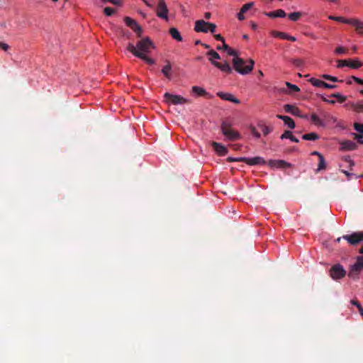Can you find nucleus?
I'll list each match as a JSON object with an SVG mask.
<instances>
[{"instance_id": "obj_1", "label": "nucleus", "mask_w": 363, "mask_h": 363, "mask_svg": "<svg viewBox=\"0 0 363 363\" xmlns=\"http://www.w3.org/2000/svg\"><path fill=\"white\" fill-rule=\"evenodd\" d=\"M206 55L209 57L208 60L211 63L216 67L218 68L220 71L228 74L232 72V68L228 62L225 61L223 63H221L216 61V60H220V56L214 50H211L207 52Z\"/></svg>"}, {"instance_id": "obj_2", "label": "nucleus", "mask_w": 363, "mask_h": 363, "mask_svg": "<svg viewBox=\"0 0 363 363\" xmlns=\"http://www.w3.org/2000/svg\"><path fill=\"white\" fill-rule=\"evenodd\" d=\"M232 62L234 69L241 74L250 73L253 69L255 65L254 60H250L249 65L244 67L245 61L240 57H233Z\"/></svg>"}, {"instance_id": "obj_3", "label": "nucleus", "mask_w": 363, "mask_h": 363, "mask_svg": "<svg viewBox=\"0 0 363 363\" xmlns=\"http://www.w3.org/2000/svg\"><path fill=\"white\" fill-rule=\"evenodd\" d=\"M362 270L363 256H358L355 263L349 269L348 277L354 280H357L359 279V274Z\"/></svg>"}, {"instance_id": "obj_4", "label": "nucleus", "mask_w": 363, "mask_h": 363, "mask_svg": "<svg viewBox=\"0 0 363 363\" xmlns=\"http://www.w3.org/2000/svg\"><path fill=\"white\" fill-rule=\"evenodd\" d=\"M223 134L230 140H235L240 138V135L231 128L228 122L223 121L221 124Z\"/></svg>"}, {"instance_id": "obj_5", "label": "nucleus", "mask_w": 363, "mask_h": 363, "mask_svg": "<svg viewBox=\"0 0 363 363\" xmlns=\"http://www.w3.org/2000/svg\"><path fill=\"white\" fill-rule=\"evenodd\" d=\"M164 101L165 103L172 104L173 105L191 103V101L189 99H186L180 95H174V94H170L169 92H166L164 94Z\"/></svg>"}, {"instance_id": "obj_6", "label": "nucleus", "mask_w": 363, "mask_h": 363, "mask_svg": "<svg viewBox=\"0 0 363 363\" xmlns=\"http://www.w3.org/2000/svg\"><path fill=\"white\" fill-rule=\"evenodd\" d=\"M154 45L151 40L146 37L139 41L137 42L136 45H135V49L140 52H143L144 54H147L150 52L152 49H153Z\"/></svg>"}, {"instance_id": "obj_7", "label": "nucleus", "mask_w": 363, "mask_h": 363, "mask_svg": "<svg viewBox=\"0 0 363 363\" xmlns=\"http://www.w3.org/2000/svg\"><path fill=\"white\" fill-rule=\"evenodd\" d=\"M347 272L340 264H336L331 267L329 274L333 280H338L345 277Z\"/></svg>"}, {"instance_id": "obj_8", "label": "nucleus", "mask_w": 363, "mask_h": 363, "mask_svg": "<svg viewBox=\"0 0 363 363\" xmlns=\"http://www.w3.org/2000/svg\"><path fill=\"white\" fill-rule=\"evenodd\" d=\"M127 50L131 52L134 56L144 60L148 65H154L155 60L147 56L143 52H140L135 49V45L132 43H129L127 45Z\"/></svg>"}, {"instance_id": "obj_9", "label": "nucleus", "mask_w": 363, "mask_h": 363, "mask_svg": "<svg viewBox=\"0 0 363 363\" xmlns=\"http://www.w3.org/2000/svg\"><path fill=\"white\" fill-rule=\"evenodd\" d=\"M342 238L351 245H357L363 241V232H355L351 235H345Z\"/></svg>"}, {"instance_id": "obj_10", "label": "nucleus", "mask_w": 363, "mask_h": 363, "mask_svg": "<svg viewBox=\"0 0 363 363\" xmlns=\"http://www.w3.org/2000/svg\"><path fill=\"white\" fill-rule=\"evenodd\" d=\"M169 10L164 0H159L156 13L157 16L162 19L168 21Z\"/></svg>"}, {"instance_id": "obj_11", "label": "nucleus", "mask_w": 363, "mask_h": 363, "mask_svg": "<svg viewBox=\"0 0 363 363\" xmlns=\"http://www.w3.org/2000/svg\"><path fill=\"white\" fill-rule=\"evenodd\" d=\"M124 21L125 24L130 27L134 32L136 33L137 35L140 38L143 33V29L141 26L132 18L125 17Z\"/></svg>"}, {"instance_id": "obj_12", "label": "nucleus", "mask_w": 363, "mask_h": 363, "mask_svg": "<svg viewBox=\"0 0 363 363\" xmlns=\"http://www.w3.org/2000/svg\"><path fill=\"white\" fill-rule=\"evenodd\" d=\"M242 160V162H245L247 164L250 166L264 165L267 163L265 160L259 156H257L255 157H243Z\"/></svg>"}, {"instance_id": "obj_13", "label": "nucleus", "mask_w": 363, "mask_h": 363, "mask_svg": "<svg viewBox=\"0 0 363 363\" xmlns=\"http://www.w3.org/2000/svg\"><path fill=\"white\" fill-rule=\"evenodd\" d=\"M268 164L271 167H276V168H279V169H286V168H290L292 167V164L291 163H289L282 160H271L269 161Z\"/></svg>"}, {"instance_id": "obj_14", "label": "nucleus", "mask_w": 363, "mask_h": 363, "mask_svg": "<svg viewBox=\"0 0 363 363\" xmlns=\"http://www.w3.org/2000/svg\"><path fill=\"white\" fill-rule=\"evenodd\" d=\"M208 26V22L204 20H198L195 22L194 30L197 33H206L209 30Z\"/></svg>"}, {"instance_id": "obj_15", "label": "nucleus", "mask_w": 363, "mask_h": 363, "mask_svg": "<svg viewBox=\"0 0 363 363\" xmlns=\"http://www.w3.org/2000/svg\"><path fill=\"white\" fill-rule=\"evenodd\" d=\"M349 25L353 26L357 34L363 35V21L358 18H351Z\"/></svg>"}, {"instance_id": "obj_16", "label": "nucleus", "mask_w": 363, "mask_h": 363, "mask_svg": "<svg viewBox=\"0 0 363 363\" xmlns=\"http://www.w3.org/2000/svg\"><path fill=\"white\" fill-rule=\"evenodd\" d=\"M217 96L223 100L228 101L238 104L240 103L239 99H238L233 94L229 93L218 92Z\"/></svg>"}, {"instance_id": "obj_17", "label": "nucleus", "mask_w": 363, "mask_h": 363, "mask_svg": "<svg viewBox=\"0 0 363 363\" xmlns=\"http://www.w3.org/2000/svg\"><path fill=\"white\" fill-rule=\"evenodd\" d=\"M212 146L214 149V150L221 156L225 155L228 153V149L224 145H221L220 143L213 142Z\"/></svg>"}, {"instance_id": "obj_18", "label": "nucleus", "mask_w": 363, "mask_h": 363, "mask_svg": "<svg viewBox=\"0 0 363 363\" xmlns=\"http://www.w3.org/2000/svg\"><path fill=\"white\" fill-rule=\"evenodd\" d=\"M284 109L286 112L289 113L294 116H299L303 118V116L300 115L301 111L294 105L286 104L284 106Z\"/></svg>"}, {"instance_id": "obj_19", "label": "nucleus", "mask_w": 363, "mask_h": 363, "mask_svg": "<svg viewBox=\"0 0 363 363\" xmlns=\"http://www.w3.org/2000/svg\"><path fill=\"white\" fill-rule=\"evenodd\" d=\"M277 117L281 120H282L285 125H286L289 128L294 129L296 126L294 121L290 118L289 116L277 115Z\"/></svg>"}, {"instance_id": "obj_20", "label": "nucleus", "mask_w": 363, "mask_h": 363, "mask_svg": "<svg viewBox=\"0 0 363 363\" xmlns=\"http://www.w3.org/2000/svg\"><path fill=\"white\" fill-rule=\"evenodd\" d=\"M341 149L343 150H353L357 148V144L352 140H345L341 143Z\"/></svg>"}, {"instance_id": "obj_21", "label": "nucleus", "mask_w": 363, "mask_h": 363, "mask_svg": "<svg viewBox=\"0 0 363 363\" xmlns=\"http://www.w3.org/2000/svg\"><path fill=\"white\" fill-rule=\"evenodd\" d=\"M264 14L269 18H284L286 16V12L282 9H277L274 11L265 12Z\"/></svg>"}, {"instance_id": "obj_22", "label": "nucleus", "mask_w": 363, "mask_h": 363, "mask_svg": "<svg viewBox=\"0 0 363 363\" xmlns=\"http://www.w3.org/2000/svg\"><path fill=\"white\" fill-rule=\"evenodd\" d=\"M281 139H289L292 142L298 143V140L294 137L292 134V132L290 130H285L284 133L280 137Z\"/></svg>"}, {"instance_id": "obj_23", "label": "nucleus", "mask_w": 363, "mask_h": 363, "mask_svg": "<svg viewBox=\"0 0 363 363\" xmlns=\"http://www.w3.org/2000/svg\"><path fill=\"white\" fill-rule=\"evenodd\" d=\"M311 121L318 127L325 126V123L315 113H313L311 116Z\"/></svg>"}, {"instance_id": "obj_24", "label": "nucleus", "mask_w": 363, "mask_h": 363, "mask_svg": "<svg viewBox=\"0 0 363 363\" xmlns=\"http://www.w3.org/2000/svg\"><path fill=\"white\" fill-rule=\"evenodd\" d=\"M169 34L174 39L177 40V41H182V37L181 36L180 33L177 28H171L169 29Z\"/></svg>"}, {"instance_id": "obj_25", "label": "nucleus", "mask_w": 363, "mask_h": 363, "mask_svg": "<svg viewBox=\"0 0 363 363\" xmlns=\"http://www.w3.org/2000/svg\"><path fill=\"white\" fill-rule=\"evenodd\" d=\"M258 127L261 129L264 135H267L273 130V128L270 126H267L262 123H258Z\"/></svg>"}, {"instance_id": "obj_26", "label": "nucleus", "mask_w": 363, "mask_h": 363, "mask_svg": "<svg viewBox=\"0 0 363 363\" xmlns=\"http://www.w3.org/2000/svg\"><path fill=\"white\" fill-rule=\"evenodd\" d=\"M329 19L335 21L337 22H340L345 24H349V22H350L351 18H345L342 16H329Z\"/></svg>"}, {"instance_id": "obj_27", "label": "nucleus", "mask_w": 363, "mask_h": 363, "mask_svg": "<svg viewBox=\"0 0 363 363\" xmlns=\"http://www.w3.org/2000/svg\"><path fill=\"white\" fill-rule=\"evenodd\" d=\"M362 66V62L358 60H349L348 67L352 69H358Z\"/></svg>"}, {"instance_id": "obj_28", "label": "nucleus", "mask_w": 363, "mask_h": 363, "mask_svg": "<svg viewBox=\"0 0 363 363\" xmlns=\"http://www.w3.org/2000/svg\"><path fill=\"white\" fill-rule=\"evenodd\" d=\"M302 138L306 140H316L319 139V135L315 133H310L307 134H304L302 136Z\"/></svg>"}, {"instance_id": "obj_29", "label": "nucleus", "mask_w": 363, "mask_h": 363, "mask_svg": "<svg viewBox=\"0 0 363 363\" xmlns=\"http://www.w3.org/2000/svg\"><path fill=\"white\" fill-rule=\"evenodd\" d=\"M319 162L317 168V172H320L326 168V162L323 155H320V158H318Z\"/></svg>"}, {"instance_id": "obj_30", "label": "nucleus", "mask_w": 363, "mask_h": 363, "mask_svg": "<svg viewBox=\"0 0 363 363\" xmlns=\"http://www.w3.org/2000/svg\"><path fill=\"white\" fill-rule=\"evenodd\" d=\"M223 50H225L228 55L233 56L234 57H238V52L230 48L226 43L223 44Z\"/></svg>"}, {"instance_id": "obj_31", "label": "nucleus", "mask_w": 363, "mask_h": 363, "mask_svg": "<svg viewBox=\"0 0 363 363\" xmlns=\"http://www.w3.org/2000/svg\"><path fill=\"white\" fill-rule=\"evenodd\" d=\"M309 82L316 87H323L324 84L323 81L313 77L309 79Z\"/></svg>"}, {"instance_id": "obj_32", "label": "nucleus", "mask_w": 363, "mask_h": 363, "mask_svg": "<svg viewBox=\"0 0 363 363\" xmlns=\"http://www.w3.org/2000/svg\"><path fill=\"white\" fill-rule=\"evenodd\" d=\"M172 69V66L169 62L167 63L165 66L162 69V74L167 78H170V71Z\"/></svg>"}, {"instance_id": "obj_33", "label": "nucleus", "mask_w": 363, "mask_h": 363, "mask_svg": "<svg viewBox=\"0 0 363 363\" xmlns=\"http://www.w3.org/2000/svg\"><path fill=\"white\" fill-rule=\"evenodd\" d=\"M192 91L199 96H204L207 94L205 89L196 86L192 87Z\"/></svg>"}, {"instance_id": "obj_34", "label": "nucleus", "mask_w": 363, "mask_h": 363, "mask_svg": "<svg viewBox=\"0 0 363 363\" xmlns=\"http://www.w3.org/2000/svg\"><path fill=\"white\" fill-rule=\"evenodd\" d=\"M271 35L275 38H279L281 39L286 40L287 33H284V32L277 31V30H272Z\"/></svg>"}, {"instance_id": "obj_35", "label": "nucleus", "mask_w": 363, "mask_h": 363, "mask_svg": "<svg viewBox=\"0 0 363 363\" xmlns=\"http://www.w3.org/2000/svg\"><path fill=\"white\" fill-rule=\"evenodd\" d=\"M301 16H302L301 12H299V11L294 12V13H291L289 15V18L292 21H297L301 17Z\"/></svg>"}, {"instance_id": "obj_36", "label": "nucleus", "mask_w": 363, "mask_h": 363, "mask_svg": "<svg viewBox=\"0 0 363 363\" xmlns=\"http://www.w3.org/2000/svg\"><path fill=\"white\" fill-rule=\"evenodd\" d=\"M321 77L323 78L324 79L329 80V81H331L333 82H342V80H338V79L337 77H333V76L327 74H323L321 76Z\"/></svg>"}, {"instance_id": "obj_37", "label": "nucleus", "mask_w": 363, "mask_h": 363, "mask_svg": "<svg viewBox=\"0 0 363 363\" xmlns=\"http://www.w3.org/2000/svg\"><path fill=\"white\" fill-rule=\"evenodd\" d=\"M291 62L294 66L297 67H302L303 66L304 64L303 60L299 58L292 59Z\"/></svg>"}, {"instance_id": "obj_38", "label": "nucleus", "mask_w": 363, "mask_h": 363, "mask_svg": "<svg viewBox=\"0 0 363 363\" xmlns=\"http://www.w3.org/2000/svg\"><path fill=\"white\" fill-rule=\"evenodd\" d=\"M254 6V2H250L247 4H244L242 8L240 9L242 13H245L248 10H250L252 6Z\"/></svg>"}, {"instance_id": "obj_39", "label": "nucleus", "mask_w": 363, "mask_h": 363, "mask_svg": "<svg viewBox=\"0 0 363 363\" xmlns=\"http://www.w3.org/2000/svg\"><path fill=\"white\" fill-rule=\"evenodd\" d=\"M286 86L291 89V91L292 92H298L300 91V89L298 88V86H297L295 84H292L290 82H286Z\"/></svg>"}, {"instance_id": "obj_40", "label": "nucleus", "mask_w": 363, "mask_h": 363, "mask_svg": "<svg viewBox=\"0 0 363 363\" xmlns=\"http://www.w3.org/2000/svg\"><path fill=\"white\" fill-rule=\"evenodd\" d=\"M347 52H348V49L345 47H342V46L337 47L335 50V54H337V55L345 54Z\"/></svg>"}, {"instance_id": "obj_41", "label": "nucleus", "mask_w": 363, "mask_h": 363, "mask_svg": "<svg viewBox=\"0 0 363 363\" xmlns=\"http://www.w3.org/2000/svg\"><path fill=\"white\" fill-rule=\"evenodd\" d=\"M337 67L342 68L345 66H347L349 65V60H338L337 61Z\"/></svg>"}, {"instance_id": "obj_42", "label": "nucleus", "mask_w": 363, "mask_h": 363, "mask_svg": "<svg viewBox=\"0 0 363 363\" xmlns=\"http://www.w3.org/2000/svg\"><path fill=\"white\" fill-rule=\"evenodd\" d=\"M250 131L251 134L256 138H260V136H261L260 133L256 130L255 127L251 125L250 127Z\"/></svg>"}, {"instance_id": "obj_43", "label": "nucleus", "mask_w": 363, "mask_h": 363, "mask_svg": "<svg viewBox=\"0 0 363 363\" xmlns=\"http://www.w3.org/2000/svg\"><path fill=\"white\" fill-rule=\"evenodd\" d=\"M350 303H351V304L357 306L359 312H363V308L358 301H357L355 299H352V300H351Z\"/></svg>"}, {"instance_id": "obj_44", "label": "nucleus", "mask_w": 363, "mask_h": 363, "mask_svg": "<svg viewBox=\"0 0 363 363\" xmlns=\"http://www.w3.org/2000/svg\"><path fill=\"white\" fill-rule=\"evenodd\" d=\"M354 129L360 133H363V124L359 123H354Z\"/></svg>"}, {"instance_id": "obj_45", "label": "nucleus", "mask_w": 363, "mask_h": 363, "mask_svg": "<svg viewBox=\"0 0 363 363\" xmlns=\"http://www.w3.org/2000/svg\"><path fill=\"white\" fill-rule=\"evenodd\" d=\"M104 12L106 16H110L115 12V9L111 7H106Z\"/></svg>"}, {"instance_id": "obj_46", "label": "nucleus", "mask_w": 363, "mask_h": 363, "mask_svg": "<svg viewBox=\"0 0 363 363\" xmlns=\"http://www.w3.org/2000/svg\"><path fill=\"white\" fill-rule=\"evenodd\" d=\"M332 96L338 99L340 102H344L346 100V97L341 95L340 93L333 94Z\"/></svg>"}, {"instance_id": "obj_47", "label": "nucleus", "mask_w": 363, "mask_h": 363, "mask_svg": "<svg viewBox=\"0 0 363 363\" xmlns=\"http://www.w3.org/2000/svg\"><path fill=\"white\" fill-rule=\"evenodd\" d=\"M208 27L209 28L208 32L213 33L216 31V26L213 23L208 22Z\"/></svg>"}, {"instance_id": "obj_48", "label": "nucleus", "mask_w": 363, "mask_h": 363, "mask_svg": "<svg viewBox=\"0 0 363 363\" xmlns=\"http://www.w3.org/2000/svg\"><path fill=\"white\" fill-rule=\"evenodd\" d=\"M354 111L358 113L363 112V104H358L354 106Z\"/></svg>"}, {"instance_id": "obj_49", "label": "nucleus", "mask_w": 363, "mask_h": 363, "mask_svg": "<svg viewBox=\"0 0 363 363\" xmlns=\"http://www.w3.org/2000/svg\"><path fill=\"white\" fill-rule=\"evenodd\" d=\"M354 138L357 139L358 143L363 144V137L361 134L354 133Z\"/></svg>"}, {"instance_id": "obj_50", "label": "nucleus", "mask_w": 363, "mask_h": 363, "mask_svg": "<svg viewBox=\"0 0 363 363\" xmlns=\"http://www.w3.org/2000/svg\"><path fill=\"white\" fill-rule=\"evenodd\" d=\"M323 88H325V89H335L337 88V85L335 84H328L326 82H324V84H323Z\"/></svg>"}, {"instance_id": "obj_51", "label": "nucleus", "mask_w": 363, "mask_h": 363, "mask_svg": "<svg viewBox=\"0 0 363 363\" xmlns=\"http://www.w3.org/2000/svg\"><path fill=\"white\" fill-rule=\"evenodd\" d=\"M242 158L243 157H230L227 159V160L228 162H242Z\"/></svg>"}, {"instance_id": "obj_52", "label": "nucleus", "mask_w": 363, "mask_h": 363, "mask_svg": "<svg viewBox=\"0 0 363 363\" xmlns=\"http://www.w3.org/2000/svg\"><path fill=\"white\" fill-rule=\"evenodd\" d=\"M214 38L216 40L221 41L223 44L225 43L224 38L220 34L214 35Z\"/></svg>"}, {"instance_id": "obj_53", "label": "nucleus", "mask_w": 363, "mask_h": 363, "mask_svg": "<svg viewBox=\"0 0 363 363\" xmlns=\"http://www.w3.org/2000/svg\"><path fill=\"white\" fill-rule=\"evenodd\" d=\"M9 48V45L8 44L0 42V49H2L6 51V50H8Z\"/></svg>"}, {"instance_id": "obj_54", "label": "nucleus", "mask_w": 363, "mask_h": 363, "mask_svg": "<svg viewBox=\"0 0 363 363\" xmlns=\"http://www.w3.org/2000/svg\"><path fill=\"white\" fill-rule=\"evenodd\" d=\"M352 78L357 84L363 85V79H360L359 77H354V76H352Z\"/></svg>"}, {"instance_id": "obj_55", "label": "nucleus", "mask_w": 363, "mask_h": 363, "mask_svg": "<svg viewBox=\"0 0 363 363\" xmlns=\"http://www.w3.org/2000/svg\"><path fill=\"white\" fill-rule=\"evenodd\" d=\"M244 13H242L241 10H240V12L238 13V18L240 21H243V20L245 19Z\"/></svg>"}, {"instance_id": "obj_56", "label": "nucleus", "mask_w": 363, "mask_h": 363, "mask_svg": "<svg viewBox=\"0 0 363 363\" xmlns=\"http://www.w3.org/2000/svg\"><path fill=\"white\" fill-rule=\"evenodd\" d=\"M286 40L294 42L296 40V38L294 36H291L287 34Z\"/></svg>"}, {"instance_id": "obj_57", "label": "nucleus", "mask_w": 363, "mask_h": 363, "mask_svg": "<svg viewBox=\"0 0 363 363\" xmlns=\"http://www.w3.org/2000/svg\"><path fill=\"white\" fill-rule=\"evenodd\" d=\"M211 16V13L210 12H206L204 13V17L206 19H209Z\"/></svg>"}, {"instance_id": "obj_58", "label": "nucleus", "mask_w": 363, "mask_h": 363, "mask_svg": "<svg viewBox=\"0 0 363 363\" xmlns=\"http://www.w3.org/2000/svg\"><path fill=\"white\" fill-rule=\"evenodd\" d=\"M251 27L253 30H256L257 28V25L255 22H251Z\"/></svg>"}, {"instance_id": "obj_59", "label": "nucleus", "mask_w": 363, "mask_h": 363, "mask_svg": "<svg viewBox=\"0 0 363 363\" xmlns=\"http://www.w3.org/2000/svg\"><path fill=\"white\" fill-rule=\"evenodd\" d=\"M312 155H316L318 157V158H320V155H322L318 151H313L312 153H311Z\"/></svg>"}, {"instance_id": "obj_60", "label": "nucleus", "mask_w": 363, "mask_h": 363, "mask_svg": "<svg viewBox=\"0 0 363 363\" xmlns=\"http://www.w3.org/2000/svg\"><path fill=\"white\" fill-rule=\"evenodd\" d=\"M202 46L205 48L206 49H208L210 46L208 44L202 43Z\"/></svg>"}, {"instance_id": "obj_61", "label": "nucleus", "mask_w": 363, "mask_h": 363, "mask_svg": "<svg viewBox=\"0 0 363 363\" xmlns=\"http://www.w3.org/2000/svg\"><path fill=\"white\" fill-rule=\"evenodd\" d=\"M195 45H202V43L200 40H197L195 41Z\"/></svg>"}, {"instance_id": "obj_62", "label": "nucleus", "mask_w": 363, "mask_h": 363, "mask_svg": "<svg viewBox=\"0 0 363 363\" xmlns=\"http://www.w3.org/2000/svg\"><path fill=\"white\" fill-rule=\"evenodd\" d=\"M323 101L329 102V103H331V104H334L335 103V101H329V100L326 99L325 98H323Z\"/></svg>"}, {"instance_id": "obj_63", "label": "nucleus", "mask_w": 363, "mask_h": 363, "mask_svg": "<svg viewBox=\"0 0 363 363\" xmlns=\"http://www.w3.org/2000/svg\"><path fill=\"white\" fill-rule=\"evenodd\" d=\"M360 254H363V246L359 250Z\"/></svg>"}, {"instance_id": "obj_64", "label": "nucleus", "mask_w": 363, "mask_h": 363, "mask_svg": "<svg viewBox=\"0 0 363 363\" xmlns=\"http://www.w3.org/2000/svg\"><path fill=\"white\" fill-rule=\"evenodd\" d=\"M259 77H263L264 76V74H263V72L261 70L259 71Z\"/></svg>"}]
</instances>
